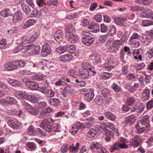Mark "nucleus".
I'll return each mask as SVG.
<instances>
[{"mask_svg": "<svg viewBox=\"0 0 153 153\" xmlns=\"http://www.w3.org/2000/svg\"><path fill=\"white\" fill-rule=\"evenodd\" d=\"M116 27L113 25H111L110 27L108 34L110 36H113L116 34Z\"/></svg>", "mask_w": 153, "mask_h": 153, "instance_id": "c9c22d12", "label": "nucleus"}, {"mask_svg": "<svg viewBox=\"0 0 153 153\" xmlns=\"http://www.w3.org/2000/svg\"><path fill=\"white\" fill-rule=\"evenodd\" d=\"M141 140L139 137L136 136L133 138L130 142L131 146L134 148L138 146L141 142Z\"/></svg>", "mask_w": 153, "mask_h": 153, "instance_id": "6e6552de", "label": "nucleus"}, {"mask_svg": "<svg viewBox=\"0 0 153 153\" xmlns=\"http://www.w3.org/2000/svg\"><path fill=\"white\" fill-rule=\"evenodd\" d=\"M59 124L58 123H54L53 125H51V131L53 130L54 131H59Z\"/></svg>", "mask_w": 153, "mask_h": 153, "instance_id": "5fc2aeb1", "label": "nucleus"}, {"mask_svg": "<svg viewBox=\"0 0 153 153\" xmlns=\"http://www.w3.org/2000/svg\"><path fill=\"white\" fill-rule=\"evenodd\" d=\"M27 88L32 90H38L39 86L37 83L34 82L30 81L28 84Z\"/></svg>", "mask_w": 153, "mask_h": 153, "instance_id": "412c9836", "label": "nucleus"}, {"mask_svg": "<svg viewBox=\"0 0 153 153\" xmlns=\"http://www.w3.org/2000/svg\"><path fill=\"white\" fill-rule=\"evenodd\" d=\"M82 40L83 44L86 46H89L93 44L94 40V39L93 37L89 38L84 37L82 38Z\"/></svg>", "mask_w": 153, "mask_h": 153, "instance_id": "9b49d317", "label": "nucleus"}, {"mask_svg": "<svg viewBox=\"0 0 153 153\" xmlns=\"http://www.w3.org/2000/svg\"><path fill=\"white\" fill-rule=\"evenodd\" d=\"M0 88L5 90L6 92H8L10 91V89L8 88V87L4 82L0 81Z\"/></svg>", "mask_w": 153, "mask_h": 153, "instance_id": "4d7b16f0", "label": "nucleus"}, {"mask_svg": "<svg viewBox=\"0 0 153 153\" xmlns=\"http://www.w3.org/2000/svg\"><path fill=\"white\" fill-rule=\"evenodd\" d=\"M47 96L48 97L51 98L54 96L55 93L52 90H49L48 89L47 92H46Z\"/></svg>", "mask_w": 153, "mask_h": 153, "instance_id": "052dcab7", "label": "nucleus"}, {"mask_svg": "<svg viewBox=\"0 0 153 153\" xmlns=\"http://www.w3.org/2000/svg\"><path fill=\"white\" fill-rule=\"evenodd\" d=\"M146 107L149 109L153 107V99L147 102L146 104Z\"/></svg>", "mask_w": 153, "mask_h": 153, "instance_id": "774afa93", "label": "nucleus"}, {"mask_svg": "<svg viewBox=\"0 0 153 153\" xmlns=\"http://www.w3.org/2000/svg\"><path fill=\"white\" fill-rule=\"evenodd\" d=\"M63 33L60 30H58L54 34L55 39L57 42L62 41L63 39Z\"/></svg>", "mask_w": 153, "mask_h": 153, "instance_id": "f3484780", "label": "nucleus"}, {"mask_svg": "<svg viewBox=\"0 0 153 153\" xmlns=\"http://www.w3.org/2000/svg\"><path fill=\"white\" fill-rule=\"evenodd\" d=\"M141 16L143 17L151 18L152 19L153 16V11L150 10H146L144 13L141 14Z\"/></svg>", "mask_w": 153, "mask_h": 153, "instance_id": "cd10ccee", "label": "nucleus"}, {"mask_svg": "<svg viewBox=\"0 0 153 153\" xmlns=\"http://www.w3.org/2000/svg\"><path fill=\"white\" fill-rule=\"evenodd\" d=\"M82 69L89 70L91 68L90 65L87 62L83 63L82 64Z\"/></svg>", "mask_w": 153, "mask_h": 153, "instance_id": "e2e57ef3", "label": "nucleus"}, {"mask_svg": "<svg viewBox=\"0 0 153 153\" xmlns=\"http://www.w3.org/2000/svg\"><path fill=\"white\" fill-rule=\"evenodd\" d=\"M10 10L9 9H6L2 11L0 14L2 17L5 18L10 15L9 13Z\"/></svg>", "mask_w": 153, "mask_h": 153, "instance_id": "864d4df0", "label": "nucleus"}, {"mask_svg": "<svg viewBox=\"0 0 153 153\" xmlns=\"http://www.w3.org/2000/svg\"><path fill=\"white\" fill-rule=\"evenodd\" d=\"M50 104L54 107L58 106L60 104V101L59 99L57 98H51L49 100Z\"/></svg>", "mask_w": 153, "mask_h": 153, "instance_id": "2eb2a0df", "label": "nucleus"}, {"mask_svg": "<svg viewBox=\"0 0 153 153\" xmlns=\"http://www.w3.org/2000/svg\"><path fill=\"white\" fill-rule=\"evenodd\" d=\"M144 107L145 106L143 105L142 104H139L137 105L135 108L133 109L134 110H132V109L131 110L133 111H136L138 113H140L143 111Z\"/></svg>", "mask_w": 153, "mask_h": 153, "instance_id": "c756f323", "label": "nucleus"}, {"mask_svg": "<svg viewBox=\"0 0 153 153\" xmlns=\"http://www.w3.org/2000/svg\"><path fill=\"white\" fill-rule=\"evenodd\" d=\"M51 125L48 120L45 119L41 122L40 126L44 131L49 132L51 131Z\"/></svg>", "mask_w": 153, "mask_h": 153, "instance_id": "f257e3e1", "label": "nucleus"}, {"mask_svg": "<svg viewBox=\"0 0 153 153\" xmlns=\"http://www.w3.org/2000/svg\"><path fill=\"white\" fill-rule=\"evenodd\" d=\"M139 87L138 84L134 83L133 86H130L128 88V91L131 93H133Z\"/></svg>", "mask_w": 153, "mask_h": 153, "instance_id": "3c124183", "label": "nucleus"}, {"mask_svg": "<svg viewBox=\"0 0 153 153\" xmlns=\"http://www.w3.org/2000/svg\"><path fill=\"white\" fill-rule=\"evenodd\" d=\"M111 87L113 89L116 93L118 92L121 90L120 87L115 83L112 84Z\"/></svg>", "mask_w": 153, "mask_h": 153, "instance_id": "6e6d98bb", "label": "nucleus"}, {"mask_svg": "<svg viewBox=\"0 0 153 153\" xmlns=\"http://www.w3.org/2000/svg\"><path fill=\"white\" fill-rule=\"evenodd\" d=\"M99 25L97 23H91L88 27L90 29L89 31L93 33H96L100 30Z\"/></svg>", "mask_w": 153, "mask_h": 153, "instance_id": "ddd939ff", "label": "nucleus"}, {"mask_svg": "<svg viewBox=\"0 0 153 153\" xmlns=\"http://www.w3.org/2000/svg\"><path fill=\"white\" fill-rule=\"evenodd\" d=\"M85 128V126L82 123L79 122H76L72 127V131L71 133L73 134H75L79 129L83 130Z\"/></svg>", "mask_w": 153, "mask_h": 153, "instance_id": "7ed1b4c3", "label": "nucleus"}, {"mask_svg": "<svg viewBox=\"0 0 153 153\" xmlns=\"http://www.w3.org/2000/svg\"><path fill=\"white\" fill-rule=\"evenodd\" d=\"M105 132L106 136L105 140L107 142H109L111 140V139L113 137L114 134L111 131L108 129L106 130Z\"/></svg>", "mask_w": 153, "mask_h": 153, "instance_id": "b1692460", "label": "nucleus"}, {"mask_svg": "<svg viewBox=\"0 0 153 153\" xmlns=\"http://www.w3.org/2000/svg\"><path fill=\"white\" fill-rule=\"evenodd\" d=\"M28 134L31 135H35V132L34 127L32 125H30L28 129Z\"/></svg>", "mask_w": 153, "mask_h": 153, "instance_id": "603ef678", "label": "nucleus"}, {"mask_svg": "<svg viewBox=\"0 0 153 153\" xmlns=\"http://www.w3.org/2000/svg\"><path fill=\"white\" fill-rule=\"evenodd\" d=\"M11 63L13 71L23 67L25 64V62L22 60H15L11 62Z\"/></svg>", "mask_w": 153, "mask_h": 153, "instance_id": "20e7f679", "label": "nucleus"}, {"mask_svg": "<svg viewBox=\"0 0 153 153\" xmlns=\"http://www.w3.org/2000/svg\"><path fill=\"white\" fill-rule=\"evenodd\" d=\"M91 59L94 61V63L97 64L98 62L100 61V58L99 56L97 55L92 54L91 55Z\"/></svg>", "mask_w": 153, "mask_h": 153, "instance_id": "e433bc0d", "label": "nucleus"}, {"mask_svg": "<svg viewBox=\"0 0 153 153\" xmlns=\"http://www.w3.org/2000/svg\"><path fill=\"white\" fill-rule=\"evenodd\" d=\"M51 52V49L49 45L45 43L42 47L41 53V55L45 57L49 55Z\"/></svg>", "mask_w": 153, "mask_h": 153, "instance_id": "423d86ee", "label": "nucleus"}, {"mask_svg": "<svg viewBox=\"0 0 153 153\" xmlns=\"http://www.w3.org/2000/svg\"><path fill=\"white\" fill-rule=\"evenodd\" d=\"M40 13L36 9H34L32 11V13L30 14L32 17L39 18L40 16Z\"/></svg>", "mask_w": 153, "mask_h": 153, "instance_id": "a18cd8bd", "label": "nucleus"}, {"mask_svg": "<svg viewBox=\"0 0 153 153\" xmlns=\"http://www.w3.org/2000/svg\"><path fill=\"white\" fill-rule=\"evenodd\" d=\"M35 22V20L34 19H29L25 23L23 28L25 29L26 28L29 26L33 25Z\"/></svg>", "mask_w": 153, "mask_h": 153, "instance_id": "2f4dec72", "label": "nucleus"}, {"mask_svg": "<svg viewBox=\"0 0 153 153\" xmlns=\"http://www.w3.org/2000/svg\"><path fill=\"white\" fill-rule=\"evenodd\" d=\"M118 144L117 142L111 145L109 149L110 151L112 152L115 150L118 149H119Z\"/></svg>", "mask_w": 153, "mask_h": 153, "instance_id": "58836bf2", "label": "nucleus"}, {"mask_svg": "<svg viewBox=\"0 0 153 153\" xmlns=\"http://www.w3.org/2000/svg\"><path fill=\"white\" fill-rule=\"evenodd\" d=\"M4 68L6 71H12L11 62H6L4 66Z\"/></svg>", "mask_w": 153, "mask_h": 153, "instance_id": "09e8293b", "label": "nucleus"}, {"mask_svg": "<svg viewBox=\"0 0 153 153\" xmlns=\"http://www.w3.org/2000/svg\"><path fill=\"white\" fill-rule=\"evenodd\" d=\"M22 18V13L19 11H17L14 14L13 19L14 22L17 23L20 21Z\"/></svg>", "mask_w": 153, "mask_h": 153, "instance_id": "a211bd4d", "label": "nucleus"}, {"mask_svg": "<svg viewBox=\"0 0 153 153\" xmlns=\"http://www.w3.org/2000/svg\"><path fill=\"white\" fill-rule=\"evenodd\" d=\"M142 41L143 42L144 45H147L149 42L150 39L146 35H145L143 36Z\"/></svg>", "mask_w": 153, "mask_h": 153, "instance_id": "bf43d9fd", "label": "nucleus"}, {"mask_svg": "<svg viewBox=\"0 0 153 153\" xmlns=\"http://www.w3.org/2000/svg\"><path fill=\"white\" fill-rule=\"evenodd\" d=\"M39 112V108L37 107H32V108H31V110L29 112L30 114L34 115H38Z\"/></svg>", "mask_w": 153, "mask_h": 153, "instance_id": "de8ad7c7", "label": "nucleus"}, {"mask_svg": "<svg viewBox=\"0 0 153 153\" xmlns=\"http://www.w3.org/2000/svg\"><path fill=\"white\" fill-rule=\"evenodd\" d=\"M94 101L95 103L98 105H101L102 103L105 104L103 97L102 94L97 96Z\"/></svg>", "mask_w": 153, "mask_h": 153, "instance_id": "a878e982", "label": "nucleus"}, {"mask_svg": "<svg viewBox=\"0 0 153 153\" xmlns=\"http://www.w3.org/2000/svg\"><path fill=\"white\" fill-rule=\"evenodd\" d=\"M68 47L66 46H63L62 47L57 48L56 50L57 52L59 53H64L68 49Z\"/></svg>", "mask_w": 153, "mask_h": 153, "instance_id": "c03bdc74", "label": "nucleus"}, {"mask_svg": "<svg viewBox=\"0 0 153 153\" xmlns=\"http://www.w3.org/2000/svg\"><path fill=\"white\" fill-rule=\"evenodd\" d=\"M135 102L134 97H129L127 100L126 102L127 105H131L134 104Z\"/></svg>", "mask_w": 153, "mask_h": 153, "instance_id": "37998d69", "label": "nucleus"}, {"mask_svg": "<svg viewBox=\"0 0 153 153\" xmlns=\"http://www.w3.org/2000/svg\"><path fill=\"white\" fill-rule=\"evenodd\" d=\"M52 111V109L49 107L42 110L39 117L40 118L43 117H47V115Z\"/></svg>", "mask_w": 153, "mask_h": 153, "instance_id": "f8f14e48", "label": "nucleus"}, {"mask_svg": "<svg viewBox=\"0 0 153 153\" xmlns=\"http://www.w3.org/2000/svg\"><path fill=\"white\" fill-rule=\"evenodd\" d=\"M27 146L29 148L34 149L36 148V145L33 142H28L27 143Z\"/></svg>", "mask_w": 153, "mask_h": 153, "instance_id": "338daca9", "label": "nucleus"}, {"mask_svg": "<svg viewBox=\"0 0 153 153\" xmlns=\"http://www.w3.org/2000/svg\"><path fill=\"white\" fill-rule=\"evenodd\" d=\"M44 0H38L36 1L37 5L39 7H43L46 4Z\"/></svg>", "mask_w": 153, "mask_h": 153, "instance_id": "0e129e2a", "label": "nucleus"}, {"mask_svg": "<svg viewBox=\"0 0 153 153\" xmlns=\"http://www.w3.org/2000/svg\"><path fill=\"white\" fill-rule=\"evenodd\" d=\"M7 123L10 127L14 129L19 128L22 126V123L16 119L9 120Z\"/></svg>", "mask_w": 153, "mask_h": 153, "instance_id": "f03ea898", "label": "nucleus"}, {"mask_svg": "<svg viewBox=\"0 0 153 153\" xmlns=\"http://www.w3.org/2000/svg\"><path fill=\"white\" fill-rule=\"evenodd\" d=\"M118 142L119 143V148L122 149H126L128 148V146L125 143L124 138H120L118 140Z\"/></svg>", "mask_w": 153, "mask_h": 153, "instance_id": "bb28decb", "label": "nucleus"}, {"mask_svg": "<svg viewBox=\"0 0 153 153\" xmlns=\"http://www.w3.org/2000/svg\"><path fill=\"white\" fill-rule=\"evenodd\" d=\"M16 97L18 99L27 98L28 95L25 91H18L16 93Z\"/></svg>", "mask_w": 153, "mask_h": 153, "instance_id": "5701e85b", "label": "nucleus"}, {"mask_svg": "<svg viewBox=\"0 0 153 153\" xmlns=\"http://www.w3.org/2000/svg\"><path fill=\"white\" fill-rule=\"evenodd\" d=\"M135 128L137 129V132L139 134L143 133L146 129L144 127H142L141 125L139 123L137 124Z\"/></svg>", "mask_w": 153, "mask_h": 153, "instance_id": "f704fd0d", "label": "nucleus"}, {"mask_svg": "<svg viewBox=\"0 0 153 153\" xmlns=\"http://www.w3.org/2000/svg\"><path fill=\"white\" fill-rule=\"evenodd\" d=\"M149 91L148 89H145L143 93L142 98L143 100H146L149 99Z\"/></svg>", "mask_w": 153, "mask_h": 153, "instance_id": "ea45409f", "label": "nucleus"}, {"mask_svg": "<svg viewBox=\"0 0 153 153\" xmlns=\"http://www.w3.org/2000/svg\"><path fill=\"white\" fill-rule=\"evenodd\" d=\"M72 59V56L70 54H65L60 57V60L62 61H69Z\"/></svg>", "mask_w": 153, "mask_h": 153, "instance_id": "a19ab883", "label": "nucleus"}, {"mask_svg": "<svg viewBox=\"0 0 153 153\" xmlns=\"http://www.w3.org/2000/svg\"><path fill=\"white\" fill-rule=\"evenodd\" d=\"M142 24L143 26L147 27L149 26L153 25V21L147 20H144L142 22Z\"/></svg>", "mask_w": 153, "mask_h": 153, "instance_id": "49530a36", "label": "nucleus"}, {"mask_svg": "<svg viewBox=\"0 0 153 153\" xmlns=\"http://www.w3.org/2000/svg\"><path fill=\"white\" fill-rule=\"evenodd\" d=\"M105 62L103 65V67L108 71H110L111 69L114 68V67L113 65L114 63L112 60H105Z\"/></svg>", "mask_w": 153, "mask_h": 153, "instance_id": "4468645a", "label": "nucleus"}, {"mask_svg": "<svg viewBox=\"0 0 153 153\" xmlns=\"http://www.w3.org/2000/svg\"><path fill=\"white\" fill-rule=\"evenodd\" d=\"M65 35L66 38L72 43H75L78 40L77 36L70 31H66Z\"/></svg>", "mask_w": 153, "mask_h": 153, "instance_id": "39448f33", "label": "nucleus"}, {"mask_svg": "<svg viewBox=\"0 0 153 153\" xmlns=\"http://www.w3.org/2000/svg\"><path fill=\"white\" fill-rule=\"evenodd\" d=\"M113 75L111 73L105 72L102 76V78L104 79H108L110 78Z\"/></svg>", "mask_w": 153, "mask_h": 153, "instance_id": "13d9d810", "label": "nucleus"}, {"mask_svg": "<svg viewBox=\"0 0 153 153\" xmlns=\"http://www.w3.org/2000/svg\"><path fill=\"white\" fill-rule=\"evenodd\" d=\"M122 43V41L120 40H116L113 41L112 46L113 47L117 48Z\"/></svg>", "mask_w": 153, "mask_h": 153, "instance_id": "8fccbe9b", "label": "nucleus"}, {"mask_svg": "<svg viewBox=\"0 0 153 153\" xmlns=\"http://www.w3.org/2000/svg\"><path fill=\"white\" fill-rule=\"evenodd\" d=\"M37 33H36L33 34L27 41H26L27 43H31L35 41L38 37L37 35Z\"/></svg>", "mask_w": 153, "mask_h": 153, "instance_id": "79ce46f5", "label": "nucleus"}, {"mask_svg": "<svg viewBox=\"0 0 153 153\" xmlns=\"http://www.w3.org/2000/svg\"><path fill=\"white\" fill-rule=\"evenodd\" d=\"M149 119L148 115L143 116L140 118V121L138 123L141 126H144L147 128L149 123Z\"/></svg>", "mask_w": 153, "mask_h": 153, "instance_id": "9d476101", "label": "nucleus"}, {"mask_svg": "<svg viewBox=\"0 0 153 153\" xmlns=\"http://www.w3.org/2000/svg\"><path fill=\"white\" fill-rule=\"evenodd\" d=\"M7 105L8 104L12 105H15L17 103V100L14 97H8L7 98Z\"/></svg>", "mask_w": 153, "mask_h": 153, "instance_id": "7c9ffc66", "label": "nucleus"}, {"mask_svg": "<svg viewBox=\"0 0 153 153\" xmlns=\"http://www.w3.org/2000/svg\"><path fill=\"white\" fill-rule=\"evenodd\" d=\"M85 96L87 98V100L88 101H91L92 100L94 96V94L93 92L88 91V93H85Z\"/></svg>", "mask_w": 153, "mask_h": 153, "instance_id": "4c0bfd02", "label": "nucleus"}, {"mask_svg": "<svg viewBox=\"0 0 153 153\" xmlns=\"http://www.w3.org/2000/svg\"><path fill=\"white\" fill-rule=\"evenodd\" d=\"M136 120L135 116L133 115H130L127 117L126 120L125 124L126 125H132L134 123Z\"/></svg>", "mask_w": 153, "mask_h": 153, "instance_id": "4be33fe9", "label": "nucleus"}, {"mask_svg": "<svg viewBox=\"0 0 153 153\" xmlns=\"http://www.w3.org/2000/svg\"><path fill=\"white\" fill-rule=\"evenodd\" d=\"M101 92L102 95L103 97L104 102L105 103H109L111 98L110 96H108V92L105 90H102Z\"/></svg>", "mask_w": 153, "mask_h": 153, "instance_id": "dca6fc26", "label": "nucleus"}, {"mask_svg": "<svg viewBox=\"0 0 153 153\" xmlns=\"http://www.w3.org/2000/svg\"><path fill=\"white\" fill-rule=\"evenodd\" d=\"M8 83L13 86L16 87H22V82L15 79H10L8 81Z\"/></svg>", "mask_w": 153, "mask_h": 153, "instance_id": "6ab92c4d", "label": "nucleus"}, {"mask_svg": "<svg viewBox=\"0 0 153 153\" xmlns=\"http://www.w3.org/2000/svg\"><path fill=\"white\" fill-rule=\"evenodd\" d=\"M139 37V36L138 34L137 33H134L133 34L132 36L131 37L129 40V41L133 42L134 41V39H138Z\"/></svg>", "mask_w": 153, "mask_h": 153, "instance_id": "680f3d73", "label": "nucleus"}, {"mask_svg": "<svg viewBox=\"0 0 153 153\" xmlns=\"http://www.w3.org/2000/svg\"><path fill=\"white\" fill-rule=\"evenodd\" d=\"M100 31L102 33H105L108 30V28L105 24H102L100 26Z\"/></svg>", "mask_w": 153, "mask_h": 153, "instance_id": "69168bd1", "label": "nucleus"}, {"mask_svg": "<svg viewBox=\"0 0 153 153\" xmlns=\"http://www.w3.org/2000/svg\"><path fill=\"white\" fill-rule=\"evenodd\" d=\"M40 50V48L39 46H36L34 45H30L29 54L30 55H36L39 53Z\"/></svg>", "mask_w": 153, "mask_h": 153, "instance_id": "1a4fd4ad", "label": "nucleus"}, {"mask_svg": "<svg viewBox=\"0 0 153 153\" xmlns=\"http://www.w3.org/2000/svg\"><path fill=\"white\" fill-rule=\"evenodd\" d=\"M97 133V131L96 129L91 128L87 133V136L88 137L93 138L94 137Z\"/></svg>", "mask_w": 153, "mask_h": 153, "instance_id": "c85d7f7f", "label": "nucleus"}, {"mask_svg": "<svg viewBox=\"0 0 153 153\" xmlns=\"http://www.w3.org/2000/svg\"><path fill=\"white\" fill-rule=\"evenodd\" d=\"M74 91L73 89H71L69 86L66 87L63 90L62 94L64 97H67L68 94H71Z\"/></svg>", "mask_w": 153, "mask_h": 153, "instance_id": "393cba45", "label": "nucleus"}, {"mask_svg": "<svg viewBox=\"0 0 153 153\" xmlns=\"http://www.w3.org/2000/svg\"><path fill=\"white\" fill-rule=\"evenodd\" d=\"M21 9L23 13L26 15H29L31 10V8L29 6L25 4H22Z\"/></svg>", "mask_w": 153, "mask_h": 153, "instance_id": "aec40b11", "label": "nucleus"}, {"mask_svg": "<svg viewBox=\"0 0 153 153\" xmlns=\"http://www.w3.org/2000/svg\"><path fill=\"white\" fill-rule=\"evenodd\" d=\"M90 75V71L88 69H80L79 72V76L84 79H88Z\"/></svg>", "mask_w": 153, "mask_h": 153, "instance_id": "0eeeda50", "label": "nucleus"}, {"mask_svg": "<svg viewBox=\"0 0 153 153\" xmlns=\"http://www.w3.org/2000/svg\"><path fill=\"white\" fill-rule=\"evenodd\" d=\"M32 79L33 80L40 81L43 80L44 78V75L40 74L32 76Z\"/></svg>", "mask_w": 153, "mask_h": 153, "instance_id": "473e14b6", "label": "nucleus"}, {"mask_svg": "<svg viewBox=\"0 0 153 153\" xmlns=\"http://www.w3.org/2000/svg\"><path fill=\"white\" fill-rule=\"evenodd\" d=\"M105 115L108 119L112 121H114L116 118V116L109 111L106 112Z\"/></svg>", "mask_w": 153, "mask_h": 153, "instance_id": "72a5a7b5", "label": "nucleus"}]
</instances>
